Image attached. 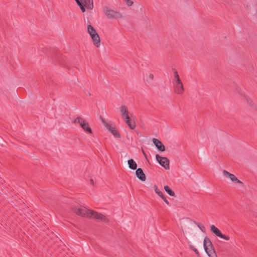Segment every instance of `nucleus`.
Wrapping results in <instances>:
<instances>
[{
  "mask_svg": "<svg viewBox=\"0 0 257 257\" xmlns=\"http://www.w3.org/2000/svg\"><path fill=\"white\" fill-rule=\"evenodd\" d=\"M93 44L96 47L98 48L100 46V39L98 33L90 37Z\"/></svg>",
  "mask_w": 257,
  "mask_h": 257,
  "instance_id": "14",
  "label": "nucleus"
},
{
  "mask_svg": "<svg viewBox=\"0 0 257 257\" xmlns=\"http://www.w3.org/2000/svg\"><path fill=\"white\" fill-rule=\"evenodd\" d=\"M247 103L249 104L251 106H253L254 105V103L253 102H252V101L249 98V99L248 101H246Z\"/></svg>",
  "mask_w": 257,
  "mask_h": 257,
  "instance_id": "30",
  "label": "nucleus"
},
{
  "mask_svg": "<svg viewBox=\"0 0 257 257\" xmlns=\"http://www.w3.org/2000/svg\"><path fill=\"white\" fill-rule=\"evenodd\" d=\"M156 193L159 195L161 198L164 196L163 193L160 191V189L158 190L157 192H155Z\"/></svg>",
  "mask_w": 257,
  "mask_h": 257,
  "instance_id": "27",
  "label": "nucleus"
},
{
  "mask_svg": "<svg viewBox=\"0 0 257 257\" xmlns=\"http://www.w3.org/2000/svg\"><path fill=\"white\" fill-rule=\"evenodd\" d=\"M154 76L152 73L146 74L144 77V80L147 83H151L154 80Z\"/></svg>",
  "mask_w": 257,
  "mask_h": 257,
  "instance_id": "19",
  "label": "nucleus"
},
{
  "mask_svg": "<svg viewBox=\"0 0 257 257\" xmlns=\"http://www.w3.org/2000/svg\"><path fill=\"white\" fill-rule=\"evenodd\" d=\"M190 248H191L197 254H199V252L197 250V249L195 248L193 246L190 245Z\"/></svg>",
  "mask_w": 257,
  "mask_h": 257,
  "instance_id": "29",
  "label": "nucleus"
},
{
  "mask_svg": "<svg viewBox=\"0 0 257 257\" xmlns=\"http://www.w3.org/2000/svg\"><path fill=\"white\" fill-rule=\"evenodd\" d=\"M119 110L123 119L130 116L131 114H133L129 112L127 107L124 105L120 106Z\"/></svg>",
  "mask_w": 257,
  "mask_h": 257,
  "instance_id": "11",
  "label": "nucleus"
},
{
  "mask_svg": "<svg viewBox=\"0 0 257 257\" xmlns=\"http://www.w3.org/2000/svg\"><path fill=\"white\" fill-rule=\"evenodd\" d=\"M85 5L86 8L89 10H92L93 9V0H79Z\"/></svg>",
  "mask_w": 257,
  "mask_h": 257,
  "instance_id": "16",
  "label": "nucleus"
},
{
  "mask_svg": "<svg viewBox=\"0 0 257 257\" xmlns=\"http://www.w3.org/2000/svg\"><path fill=\"white\" fill-rule=\"evenodd\" d=\"M72 210L78 215L89 218L92 210L84 207L75 206L72 209Z\"/></svg>",
  "mask_w": 257,
  "mask_h": 257,
  "instance_id": "3",
  "label": "nucleus"
},
{
  "mask_svg": "<svg viewBox=\"0 0 257 257\" xmlns=\"http://www.w3.org/2000/svg\"><path fill=\"white\" fill-rule=\"evenodd\" d=\"M93 44L96 47L98 48L100 46V39L98 33L90 37Z\"/></svg>",
  "mask_w": 257,
  "mask_h": 257,
  "instance_id": "13",
  "label": "nucleus"
},
{
  "mask_svg": "<svg viewBox=\"0 0 257 257\" xmlns=\"http://www.w3.org/2000/svg\"><path fill=\"white\" fill-rule=\"evenodd\" d=\"M89 218L99 220L104 222H108V219L107 217L103 214L98 213L96 211L91 210V214Z\"/></svg>",
  "mask_w": 257,
  "mask_h": 257,
  "instance_id": "6",
  "label": "nucleus"
},
{
  "mask_svg": "<svg viewBox=\"0 0 257 257\" xmlns=\"http://www.w3.org/2000/svg\"><path fill=\"white\" fill-rule=\"evenodd\" d=\"M164 190L167 193L171 196H175V193L171 189V188L168 186H164Z\"/></svg>",
  "mask_w": 257,
  "mask_h": 257,
  "instance_id": "22",
  "label": "nucleus"
},
{
  "mask_svg": "<svg viewBox=\"0 0 257 257\" xmlns=\"http://www.w3.org/2000/svg\"><path fill=\"white\" fill-rule=\"evenodd\" d=\"M238 93L240 95V96L242 97L246 101H248L249 99V97L245 94L244 92L240 89H239L238 90Z\"/></svg>",
  "mask_w": 257,
  "mask_h": 257,
  "instance_id": "23",
  "label": "nucleus"
},
{
  "mask_svg": "<svg viewBox=\"0 0 257 257\" xmlns=\"http://www.w3.org/2000/svg\"><path fill=\"white\" fill-rule=\"evenodd\" d=\"M102 11L105 16L108 19H120L122 18V14L108 6H103Z\"/></svg>",
  "mask_w": 257,
  "mask_h": 257,
  "instance_id": "1",
  "label": "nucleus"
},
{
  "mask_svg": "<svg viewBox=\"0 0 257 257\" xmlns=\"http://www.w3.org/2000/svg\"><path fill=\"white\" fill-rule=\"evenodd\" d=\"M136 176L141 181H144L146 180V175L141 168H138L137 169L136 171Z\"/></svg>",
  "mask_w": 257,
  "mask_h": 257,
  "instance_id": "17",
  "label": "nucleus"
},
{
  "mask_svg": "<svg viewBox=\"0 0 257 257\" xmlns=\"http://www.w3.org/2000/svg\"><path fill=\"white\" fill-rule=\"evenodd\" d=\"M125 123L132 130L135 129L136 124L135 122V116L133 114H131L130 116L123 119Z\"/></svg>",
  "mask_w": 257,
  "mask_h": 257,
  "instance_id": "10",
  "label": "nucleus"
},
{
  "mask_svg": "<svg viewBox=\"0 0 257 257\" xmlns=\"http://www.w3.org/2000/svg\"><path fill=\"white\" fill-rule=\"evenodd\" d=\"M87 32L90 37L97 33L96 30L90 24L87 26Z\"/></svg>",
  "mask_w": 257,
  "mask_h": 257,
  "instance_id": "18",
  "label": "nucleus"
},
{
  "mask_svg": "<svg viewBox=\"0 0 257 257\" xmlns=\"http://www.w3.org/2000/svg\"><path fill=\"white\" fill-rule=\"evenodd\" d=\"M75 123H78L83 130L90 134L92 133V131L89 126L88 123L84 120L82 118L78 117L74 120Z\"/></svg>",
  "mask_w": 257,
  "mask_h": 257,
  "instance_id": "4",
  "label": "nucleus"
},
{
  "mask_svg": "<svg viewBox=\"0 0 257 257\" xmlns=\"http://www.w3.org/2000/svg\"><path fill=\"white\" fill-rule=\"evenodd\" d=\"M124 2L125 3V5L128 7L132 6L134 3L132 0H123Z\"/></svg>",
  "mask_w": 257,
  "mask_h": 257,
  "instance_id": "25",
  "label": "nucleus"
},
{
  "mask_svg": "<svg viewBox=\"0 0 257 257\" xmlns=\"http://www.w3.org/2000/svg\"><path fill=\"white\" fill-rule=\"evenodd\" d=\"M152 142L159 151L161 152H164L165 151V147L164 145L160 140L153 138L152 139Z\"/></svg>",
  "mask_w": 257,
  "mask_h": 257,
  "instance_id": "12",
  "label": "nucleus"
},
{
  "mask_svg": "<svg viewBox=\"0 0 257 257\" xmlns=\"http://www.w3.org/2000/svg\"><path fill=\"white\" fill-rule=\"evenodd\" d=\"M143 155H144V156L146 158L147 155H146V153L144 152V151H143Z\"/></svg>",
  "mask_w": 257,
  "mask_h": 257,
  "instance_id": "33",
  "label": "nucleus"
},
{
  "mask_svg": "<svg viewBox=\"0 0 257 257\" xmlns=\"http://www.w3.org/2000/svg\"><path fill=\"white\" fill-rule=\"evenodd\" d=\"M174 78L173 80H178V79H180V77L178 74V73L176 71H175L174 72Z\"/></svg>",
  "mask_w": 257,
  "mask_h": 257,
  "instance_id": "26",
  "label": "nucleus"
},
{
  "mask_svg": "<svg viewBox=\"0 0 257 257\" xmlns=\"http://www.w3.org/2000/svg\"><path fill=\"white\" fill-rule=\"evenodd\" d=\"M154 189L155 192H157L158 190L159 189L156 185L154 186Z\"/></svg>",
  "mask_w": 257,
  "mask_h": 257,
  "instance_id": "32",
  "label": "nucleus"
},
{
  "mask_svg": "<svg viewBox=\"0 0 257 257\" xmlns=\"http://www.w3.org/2000/svg\"><path fill=\"white\" fill-rule=\"evenodd\" d=\"M156 159L161 166L164 167L166 170H169L170 168L169 160L166 158L161 157L159 155H156Z\"/></svg>",
  "mask_w": 257,
  "mask_h": 257,
  "instance_id": "7",
  "label": "nucleus"
},
{
  "mask_svg": "<svg viewBox=\"0 0 257 257\" xmlns=\"http://www.w3.org/2000/svg\"><path fill=\"white\" fill-rule=\"evenodd\" d=\"M164 201V202L167 204V205H169V203L168 202V201L166 199V198H165V197L164 196L163 197L161 198Z\"/></svg>",
  "mask_w": 257,
  "mask_h": 257,
  "instance_id": "31",
  "label": "nucleus"
},
{
  "mask_svg": "<svg viewBox=\"0 0 257 257\" xmlns=\"http://www.w3.org/2000/svg\"><path fill=\"white\" fill-rule=\"evenodd\" d=\"M173 85L174 92L178 94H181L184 92V87L180 79L173 80Z\"/></svg>",
  "mask_w": 257,
  "mask_h": 257,
  "instance_id": "5",
  "label": "nucleus"
},
{
  "mask_svg": "<svg viewBox=\"0 0 257 257\" xmlns=\"http://www.w3.org/2000/svg\"><path fill=\"white\" fill-rule=\"evenodd\" d=\"M245 9L246 10V11L249 12V13H251L252 12V10H251V8L250 6L247 5L246 6H245Z\"/></svg>",
  "mask_w": 257,
  "mask_h": 257,
  "instance_id": "28",
  "label": "nucleus"
},
{
  "mask_svg": "<svg viewBox=\"0 0 257 257\" xmlns=\"http://www.w3.org/2000/svg\"><path fill=\"white\" fill-rule=\"evenodd\" d=\"M76 2L78 6L79 7L82 12L84 13L86 11V9H87L85 5H83V3L81 2H80L79 0H76Z\"/></svg>",
  "mask_w": 257,
  "mask_h": 257,
  "instance_id": "21",
  "label": "nucleus"
},
{
  "mask_svg": "<svg viewBox=\"0 0 257 257\" xmlns=\"http://www.w3.org/2000/svg\"><path fill=\"white\" fill-rule=\"evenodd\" d=\"M210 230L211 231L214 233L216 236L220 237L225 240H228L230 239V237L227 235H225L222 234L220 230L215 227L214 225H211L210 226Z\"/></svg>",
  "mask_w": 257,
  "mask_h": 257,
  "instance_id": "8",
  "label": "nucleus"
},
{
  "mask_svg": "<svg viewBox=\"0 0 257 257\" xmlns=\"http://www.w3.org/2000/svg\"><path fill=\"white\" fill-rule=\"evenodd\" d=\"M223 176L227 179H229L232 182L238 184H242V182L238 180L235 176L231 174L226 170H223L222 171Z\"/></svg>",
  "mask_w": 257,
  "mask_h": 257,
  "instance_id": "9",
  "label": "nucleus"
},
{
  "mask_svg": "<svg viewBox=\"0 0 257 257\" xmlns=\"http://www.w3.org/2000/svg\"><path fill=\"white\" fill-rule=\"evenodd\" d=\"M111 133L114 137L116 138H120V135L116 128L114 130H113V131Z\"/></svg>",
  "mask_w": 257,
  "mask_h": 257,
  "instance_id": "24",
  "label": "nucleus"
},
{
  "mask_svg": "<svg viewBox=\"0 0 257 257\" xmlns=\"http://www.w3.org/2000/svg\"><path fill=\"white\" fill-rule=\"evenodd\" d=\"M101 121L104 127L110 133L113 132V130L116 128L114 125L109 122L105 121L103 119H101Z\"/></svg>",
  "mask_w": 257,
  "mask_h": 257,
  "instance_id": "15",
  "label": "nucleus"
},
{
  "mask_svg": "<svg viewBox=\"0 0 257 257\" xmlns=\"http://www.w3.org/2000/svg\"><path fill=\"white\" fill-rule=\"evenodd\" d=\"M203 246L208 257H217L211 240L207 237L204 239Z\"/></svg>",
  "mask_w": 257,
  "mask_h": 257,
  "instance_id": "2",
  "label": "nucleus"
},
{
  "mask_svg": "<svg viewBox=\"0 0 257 257\" xmlns=\"http://www.w3.org/2000/svg\"><path fill=\"white\" fill-rule=\"evenodd\" d=\"M128 167L132 170H136L137 168V164L136 162L132 159H130L127 161Z\"/></svg>",
  "mask_w": 257,
  "mask_h": 257,
  "instance_id": "20",
  "label": "nucleus"
}]
</instances>
